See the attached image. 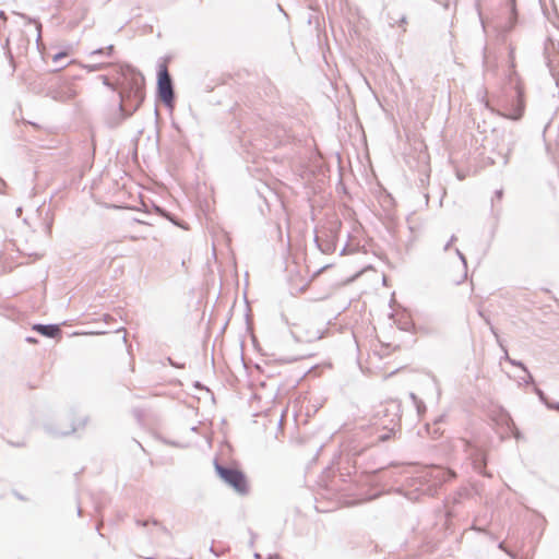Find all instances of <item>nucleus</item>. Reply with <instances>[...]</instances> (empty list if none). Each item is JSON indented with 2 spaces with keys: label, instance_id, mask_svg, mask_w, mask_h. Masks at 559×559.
Returning <instances> with one entry per match:
<instances>
[{
  "label": "nucleus",
  "instance_id": "obj_8",
  "mask_svg": "<svg viewBox=\"0 0 559 559\" xmlns=\"http://www.w3.org/2000/svg\"><path fill=\"white\" fill-rule=\"evenodd\" d=\"M466 451L468 452L475 471L484 477L491 478L492 474L486 469L488 462L487 452L474 444H468Z\"/></svg>",
  "mask_w": 559,
  "mask_h": 559
},
{
  "label": "nucleus",
  "instance_id": "obj_45",
  "mask_svg": "<svg viewBox=\"0 0 559 559\" xmlns=\"http://www.w3.org/2000/svg\"><path fill=\"white\" fill-rule=\"evenodd\" d=\"M194 386H195V388H203V385H202L199 381H197V382L194 383Z\"/></svg>",
  "mask_w": 559,
  "mask_h": 559
},
{
  "label": "nucleus",
  "instance_id": "obj_35",
  "mask_svg": "<svg viewBox=\"0 0 559 559\" xmlns=\"http://www.w3.org/2000/svg\"><path fill=\"white\" fill-rule=\"evenodd\" d=\"M163 442L166 443V444H170L173 447H177V448H181L182 447L179 442H176V441L163 440Z\"/></svg>",
  "mask_w": 559,
  "mask_h": 559
},
{
  "label": "nucleus",
  "instance_id": "obj_7",
  "mask_svg": "<svg viewBox=\"0 0 559 559\" xmlns=\"http://www.w3.org/2000/svg\"><path fill=\"white\" fill-rule=\"evenodd\" d=\"M401 467V464L392 462L386 467L374 471V480L380 483L383 486V490L386 492L396 491L399 493H404L403 488L393 487V484L397 483L399 476L402 475Z\"/></svg>",
  "mask_w": 559,
  "mask_h": 559
},
{
  "label": "nucleus",
  "instance_id": "obj_38",
  "mask_svg": "<svg viewBox=\"0 0 559 559\" xmlns=\"http://www.w3.org/2000/svg\"><path fill=\"white\" fill-rule=\"evenodd\" d=\"M348 252V245H345L343 249L341 250V255L346 254Z\"/></svg>",
  "mask_w": 559,
  "mask_h": 559
},
{
  "label": "nucleus",
  "instance_id": "obj_10",
  "mask_svg": "<svg viewBox=\"0 0 559 559\" xmlns=\"http://www.w3.org/2000/svg\"><path fill=\"white\" fill-rule=\"evenodd\" d=\"M341 227V223H338L337 227L330 228L328 230H322L323 240L319 246V250L324 254H330L336 249L337 241V233Z\"/></svg>",
  "mask_w": 559,
  "mask_h": 559
},
{
  "label": "nucleus",
  "instance_id": "obj_2",
  "mask_svg": "<svg viewBox=\"0 0 559 559\" xmlns=\"http://www.w3.org/2000/svg\"><path fill=\"white\" fill-rule=\"evenodd\" d=\"M515 144L514 135L504 130L493 128L490 134L485 135L483 139V146L485 150H489L496 157L489 156L491 164L500 163L506 166L509 162V155L512 152Z\"/></svg>",
  "mask_w": 559,
  "mask_h": 559
},
{
  "label": "nucleus",
  "instance_id": "obj_23",
  "mask_svg": "<svg viewBox=\"0 0 559 559\" xmlns=\"http://www.w3.org/2000/svg\"><path fill=\"white\" fill-rule=\"evenodd\" d=\"M409 396L416 403L417 411H418V413H420V407L425 408L424 403L421 401H419L414 393H411Z\"/></svg>",
  "mask_w": 559,
  "mask_h": 559
},
{
  "label": "nucleus",
  "instance_id": "obj_6",
  "mask_svg": "<svg viewBox=\"0 0 559 559\" xmlns=\"http://www.w3.org/2000/svg\"><path fill=\"white\" fill-rule=\"evenodd\" d=\"M384 417L389 419L383 421L382 432L377 437L379 442H386L396 438L397 435H401L400 404L391 403L389 407L385 408Z\"/></svg>",
  "mask_w": 559,
  "mask_h": 559
},
{
  "label": "nucleus",
  "instance_id": "obj_30",
  "mask_svg": "<svg viewBox=\"0 0 559 559\" xmlns=\"http://www.w3.org/2000/svg\"><path fill=\"white\" fill-rule=\"evenodd\" d=\"M525 374H526V378H523V382L525 384H534L535 380H534L533 376L531 374V372L528 371V373H525Z\"/></svg>",
  "mask_w": 559,
  "mask_h": 559
},
{
  "label": "nucleus",
  "instance_id": "obj_40",
  "mask_svg": "<svg viewBox=\"0 0 559 559\" xmlns=\"http://www.w3.org/2000/svg\"><path fill=\"white\" fill-rule=\"evenodd\" d=\"M141 224H142V225H153V223H152V222L146 221V219H144L143 217H142Z\"/></svg>",
  "mask_w": 559,
  "mask_h": 559
},
{
  "label": "nucleus",
  "instance_id": "obj_25",
  "mask_svg": "<svg viewBox=\"0 0 559 559\" xmlns=\"http://www.w3.org/2000/svg\"><path fill=\"white\" fill-rule=\"evenodd\" d=\"M314 245L317 246V248L319 249V246L322 243V240H323V235H322V230L318 234H316L314 236Z\"/></svg>",
  "mask_w": 559,
  "mask_h": 559
},
{
  "label": "nucleus",
  "instance_id": "obj_28",
  "mask_svg": "<svg viewBox=\"0 0 559 559\" xmlns=\"http://www.w3.org/2000/svg\"><path fill=\"white\" fill-rule=\"evenodd\" d=\"M498 547H499V549H501V550L506 551V554H507L508 556H510L511 558L516 559V555H515V554H513L512 551H510V550L506 549V548H504V544H503V543H499Z\"/></svg>",
  "mask_w": 559,
  "mask_h": 559
},
{
  "label": "nucleus",
  "instance_id": "obj_11",
  "mask_svg": "<svg viewBox=\"0 0 559 559\" xmlns=\"http://www.w3.org/2000/svg\"><path fill=\"white\" fill-rule=\"evenodd\" d=\"M388 23L392 27L399 26L403 28V32H406L407 17L405 13L391 9L388 12Z\"/></svg>",
  "mask_w": 559,
  "mask_h": 559
},
{
  "label": "nucleus",
  "instance_id": "obj_34",
  "mask_svg": "<svg viewBox=\"0 0 559 559\" xmlns=\"http://www.w3.org/2000/svg\"><path fill=\"white\" fill-rule=\"evenodd\" d=\"M409 325H411V323L408 321H405V322L400 323L399 328L401 330L408 331L409 330Z\"/></svg>",
  "mask_w": 559,
  "mask_h": 559
},
{
  "label": "nucleus",
  "instance_id": "obj_24",
  "mask_svg": "<svg viewBox=\"0 0 559 559\" xmlns=\"http://www.w3.org/2000/svg\"><path fill=\"white\" fill-rule=\"evenodd\" d=\"M249 534H250V540L248 543V546L250 548H253L254 547V543H255V539H257V534L251 530L249 528Z\"/></svg>",
  "mask_w": 559,
  "mask_h": 559
},
{
  "label": "nucleus",
  "instance_id": "obj_27",
  "mask_svg": "<svg viewBox=\"0 0 559 559\" xmlns=\"http://www.w3.org/2000/svg\"><path fill=\"white\" fill-rule=\"evenodd\" d=\"M141 207H142V215H150L148 203L143 198H142Z\"/></svg>",
  "mask_w": 559,
  "mask_h": 559
},
{
  "label": "nucleus",
  "instance_id": "obj_42",
  "mask_svg": "<svg viewBox=\"0 0 559 559\" xmlns=\"http://www.w3.org/2000/svg\"><path fill=\"white\" fill-rule=\"evenodd\" d=\"M443 421V416H439L436 420H435V424H439Z\"/></svg>",
  "mask_w": 559,
  "mask_h": 559
},
{
  "label": "nucleus",
  "instance_id": "obj_41",
  "mask_svg": "<svg viewBox=\"0 0 559 559\" xmlns=\"http://www.w3.org/2000/svg\"><path fill=\"white\" fill-rule=\"evenodd\" d=\"M253 558L254 559H264L260 552H254Z\"/></svg>",
  "mask_w": 559,
  "mask_h": 559
},
{
  "label": "nucleus",
  "instance_id": "obj_26",
  "mask_svg": "<svg viewBox=\"0 0 559 559\" xmlns=\"http://www.w3.org/2000/svg\"><path fill=\"white\" fill-rule=\"evenodd\" d=\"M166 361H167L170 366H173V367H176V368H185V364H179V362H177V361L173 360V358H171V357H167V358H166Z\"/></svg>",
  "mask_w": 559,
  "mask_h": 559
},
{
  "label": "nucleus",
  "instance_id": "obj_22",
  "mask_svg": "<svg viewBox=\"0 0 559 559\" xmlns=\"http://www.w3.org/2000/svg\"><path fill=\"white\" fill-rule=\"evenodd\" d=\"M455 253L457 255V258L461 260L465 271L467 270V260H466V257L461 252L460 249H455Z\"/></svg>",
  "mask_w": 559,
  "mask_h": 559
},
{
  "label": "nucleus",
  "instance_id": "obj_13",
  "mask_svg": "<svg viewBox=\"0 0 559 559\" xmlns=\"http://www.w3.org/2000/svg\"><path fill=\"white\" fill-rule=\"evenodd\" d=\"M508 7L510 9V16L509 21L506 23L502 29L504 34L512 32L518 23V10L515 0H508Z\"/></svg>",
  "mask_w": 559,
  "mask_h": 559
},
{
  "label": "nucleus",
  "instance_id": "obj_5",
  "mask_svg": "<svg viewBox=\"0 0 559 559\" xmlns=\"http://www.w3.org/2000/svg\"><path fill=\"white\" fill-rule=\"evenodd\" d=\"M214 467L217 476L240 495H246L249 491L248 480L246 474L234 466L219 464L214 460Z\"/></svg>",
  "mask_w": 559,
  "mask_h": 559
},
{
  "label": "nucleus",
  "instance_id": "obj_47",
  "mask_svg": "<svg viewBox=\"0 0 559 559\" xmlns=\"http://www.w3.org/2000/svg\"><path fill=\"white\" fill-rule=\"evenodd\" d=\"M141 525H142V528H143V527H146L147 522L142 520Z\"/></svg>",
  "mask_w": 559,
  "mask_h": 559
},
{
  "label": "nucleus",
  "instance_id": "obj_17",
  "mask_svg": "<svg viewBox=\"0 0 559 559\" xmlns=\"http://www.w3.org/2000/svg\"><path fill=\"white\" fill-rule=\"evenodd\" d=\"M506 359L513 366L520 367L525 373H528V369L525 366V364L521 360L512 359L508 355L506 356Z\"/></svg>",
  "mask_w": 559,
  "mask_h": 559
},
{
  "label": "nucleus",
  "instance_id": "obj_46",
  "mask_svg": "<svg viewBox=\"0 0 559 559\" xmlns=\"http://www.w3.org/2000/svg\"><path fill=\"white\" fill-rule=\"evenodd\" d=\"M27 342H29V343H36V340H35V338H33V337H28V338H27Z\"/></svg>",
  "mask_w": 559,
  "mask_h": 559
},
{
  "label": "nucleus",
  "instance_id": "obj_20",
  "mask_svg": "<svg viewBox=\"0 0 559 559\" xmlns=\"http://www.w3.org/2000/svg\"><path fill=\"white\" fill-rule=\"evenodd\" d=\"M300 358H302L301 356H294V357H281L278 359L280 362L282 364H292L294 361H297L299 360Z\"/></svg>",
  "mask_w": 559,
  "mask_h": 559
},
{
  "label": "nucleus",
  "instance_id": "obj_9",
  "mask_svg": "<svg viewBox=\"0 0 559 559\" xmlns=\"http://www.w3.org/2000/svg\"><path fill=\"white\" fill-rule=\"evenodd\" d=\"M471 496V491L462 487L457 489L452 496L444 499V508H445V518L447 520H451L455 516V507L461 504L462 500L468 498Z\"/></svg>",
  "mask_w": 559,
  "mask_h": 559
},
{
  "label": "nucleus",
  "instance_id": "obj_15",
  "mask_svg": "<svg viewBox=\"0 0 559 559\" xmlns=\"http://www.w3.org/2000/svg\"><path fill=\"white\" fill-rule=\"evenodd\" d=\"M139 105H140V99L138 98L136 95H134L133 98H131L129 95L122 96V98H121V109L123 111H127L128 114H132L133 111H135L138 109Z\"/></svg>",
  "mask_w": 559,
  "mask_h": 559
},
{
  "label": "nucleus",
  "instance_id": "obj_21",
  "mask_svg": "<svg viewBox=\"0 0 559 559\" xmlns=\"http://www.w3.org/2000/svg\"><path fill=\"white\" fill-rule=\"evenodd\" d=\"M547 408L559 412V402L557 401H549L547 400V403L544 404Z\"/></svg>",
  "mask_w": 559,
  "mask_h": 559
},
{
  "label": "nucleus",
  "instance_id": "obj_52",
  "mask_svg": "<svg viewBox=\"0 0 559 559\" xmlns=\"http://www.w3.org/2000/svg\"><path fill=\"white\" fill-rule=\"evenodd\" d=\"M292 336L295 337V341H298V337H296L295 333H292Z\"/></svg>",
  "mask_w": 559,
  "mask_h": 559
},
{
  "label": "nucleus",
  "instance_id": "obj_36",
  "mask_svg": "<svg viewBox=\"0 0 559 559\" xmlns=\"http://www.w3.org/2000/svg\"><path fill=\"white\" fill-rule=\"evenodd\" d=\"M513 53H514V50L513 48L511 47L510 48V51H509V57H510V60H511V67L514 68V62H513Z\"/></svg>",
  "mask_w": 559,
  "mask_h": 559
},
{
  "label": "nucleus",
  "instance_id": "obj_32",
  "mask_svg": "<svg viewBox=\"0 0 559 559\" xmlns=\"http://www.w3.org/2000/svg\"><path fill=\"white\" fill-rule=\"evenodd\" d=\"M67 56H68V53H67V52H59V53H56V55L52 57V60H53L55 62H57L59 59L64 58V57H67Z\"/></svg>",
  "mask_w": 559,
  "mask_h": 559
},
{
  "label": "nucleus",
  "instance_id": "obj_33",
  "mask_svg": "<svg viewBox=\"0 0 559 559\" xmlns=\"http://www.w3.org/2000/svg\"><path fill=\"white\" fill-rule=\"evenodd\" d=\"M210 551L215 556V557H221L223 555V551H218L213 545H211L210 547Z\"/></svg>",
  "mask_w": 559,
  "mask_h": 559
},
{
  "label": "nucleus",
  "instance_id": "obj_43",
  "mask_svg": "<svg viewBox=\"0 0 559 559\" xmlns=\"http://www.w3.org/2000/svg\"><path fill=\"white\" fill-rule=\"evenodd\" d=\"M330 266H331V264H326V265L322 266L318 272L320 273V272H322V271L326 270V269H328V267H330Z\"/></svg>",
  "mask_w": 559,
  "mask_h": 559
},
{
  "label": "nucleus",
  "instance_id": "obj_48",
  "mask_svg": "<svg viewBox=\"0 0 559 559\" xmlns=\"http://www.w3.org/2000/svg\"><path fill=\"white\" fill-rule=\"evenodd\" d=\"M490 331H491L496 336H498V335H497V333H496V331H495V329H493V326H490Z\"/></svg>",
  "mask_w": 559,
  "mask_h": 559
},
{
  "label": "nucleus",
  "instance_id": "obj_19",
  "mask_svg": "<svg viewBox=\"0 0 559 559\" xmlns=\"http://www.w3.org/2000/svg\"><path fill=\"white\" fill-rule=\"evenodd\" d=\"M502 197H503V190L502 189H498V190L495 191V195L491 199L492 207L495 206V202L496 201H501L502 200Z\"/></svg>",
  "mask_w": 559,
  "mask_h": 559
},
{
  "label": "nucleus",
  "instance_id": "obj_31",
  "mask_svg": "<svg viewBox=\"0 0 559 559\" xmlns=\"http://www.w3.org/2000/svg\"><path fill=\"white\" fill-rule=\"evenodd\" d=\"M153 27L151 25H142V35H145L147 33H152Z\"/></svg>",
  "mask_w": 559,
  "mask_h": 559
},
{
  "label": "nucleus",
  "instance_id": "obj_44",
  "mask_svg": "<svg viewBox=\"0 0 559 559\" xmlns=\"http://www.w3.org/2000/svg\"><path fill=\"white\" fill-rule=\"evenodd\" d=\"M479 316L483 317L485 319V321L489 324V320L487 318H485V316L483 314L481 311H479Z\"/></svg>",
  "mask_w": 559,
  "mask_h": 559
},
{
  "label": "nucleus",
  "instance_id": "obj_3",
  "mask_svg": "<svg viewBox=\"0 0 559 559\" xmlns=\"http://www.w3.org/2000/svg\"><path fill=\"white\" fill-rule=\"evenodd\" d=\"M508 88L510 91L506 92L502 109H500L498 114L511 120H519L524 114L525 100L524 90L515 71L509 76Z\"/></svg>",
  "mask_w": 559,
  "mask_h": 559
},
{
  "label": "nucleus",
  "instance_id": "obj_16",
  "mask_svg": "<svg viewBox=\"0 0 559 559\" xmlns=\"http://www.w3.org/2000/svg\"><path fill=\"white\" fill-rule=\"evenodd\" d=\"M153 524H154V526L157 527L158 534H159L160 538L163 539L162 542H166L167 539L170 538L169 531L165 526H163L158 521L154 520Z\"/></svg>",
  "mask_w": 559,
  "mask_h": 559
},
{
  "label": "nucleus",
  "instance_id": "obj_18",
  "mask_svg": "<svg viewBox=\"0 0 559 559\" xmlns=\"http://www.w3.org/2000/svg\"><path fill=\"white\" fill-rule=\"evenodd\" d=\"M533 392L538 396L539 401L543 404L547 403L548 396L546 395V393L542 389H539L538 386L534 385Z\"/></svg>",
  "mask_w": 559,
  "mask_h": 559
},
{
  "label": "nucleus",
  "instance_id": "obj_14",
  "mask_svg": "<svg viewBox=\"0 0 559 559\" xmlns=\"http://www.w3.org/2000/svg\"><path fill=\"white\" fill-rule=\"evenodd\" d=\"M33 330L39 332L41 335L48 336V337H57L60 336L61 330L58 325H43V324H36L33 326Z\"/></svg>",
  "mask_w": 559,
  "mask_h": 559
},
{
  "label": "nucleus",
  "instance_id": "obj_37",
  "mask_svg": "<svg viewBox=\"0 0 559 559\" xmlns=\"http://www.w3.org/2000/svg\"><path fill=\"white\" fill-rule=\"evenodd\" d=\"M264 559H282V557L278 554L269 555Z\"/></svg>",
  "mask_w": 559,
  "mask_h": 559
},
{
  "label": "nucleus",
  "instance_id": "obj_53",
  "mask_svg": "<svg viewBox=\"0 0 559 559\" xmlns=\"http://www.w3.org/2000/svg\"><path fill=\"white\" fill-rule=\"evenodd\" d=\"M145 559H153V558H151V557H145Z\"/></svg>",
  "mask_w": 559,
  "mask_h": 559
},
{
  "label": "nucleus",
  "instance_id": "obj_1",
  "mask_svg": "<svg viewBox=\"0 0 559 559\" xmlns=\"http://www.w3.org/2000/svg\"><path fill=\"white\" fill-rule=\"evenodd\" d=\"M456 474L442 466H430L420 471L409 481V489L404 496L409 500H419L421 496L435 497L447 481L455 478Z\"/></svg>",
  "mask_w": 559,
  "mask_h": 559
},
{
  "label": "nucleus",
  "instance_id": "obj_29",
  "mask_svg": "<svg viewBox=\"0 0 559 559\" xmlns=\"http://www.w3.org/2000/svg\"><path fill=\"white\" fill-rule=\"evenodd\" d=\"M454 241H456V236H455V235H452V236L450 237L449 241L444 245L443 250H444V251H448V250L451 248V246H452V243H453Z\"/></svg>",
  "mask_w": 559,
  "mask_h": 559
},
{
  "label": "nucleus",
  "instance_id": "obj_50",
  "mask_svg": "<svg viewBox=\"0 0 559 559\" xmlns=\"http://www.w3.org/2000/svg\"><path fill=\"white\" fill-rule=\"evenodd\" d=\"M292 336L295 337V341H298V337H296L295 333H292Z\"/></svg>",
  "mask_w": 559,
  "mask_h": 559
},
{
  "label": "nucleus",
  "instance_id": "obj_51",
  "mask_svg": "<svg viewBox=\"0 0 559 559\" xmlns=\"http://www.w3.org/2000/svg\"><path fill=\"white\" fill-rule=\"evenodd\" d=\"M292 336L295 337V341H298V337H296L295 333H292Z\"/></svg>",
  "mask_w": 559,
  "mask_h": 559
},
{
  "label": "nucleus",
  "instance_id": "obj_12",
  "mask_svg": "<svg viewBox=\"0 0 559 559\" xmlns=\"http://www.w3.org/2000/svg\"><path fill=\"white\" fill-rule=\"evenodd\" d=\"M500 423L508 428V430L512 433V436L516 440H520V439L523 438L522 432L515 426L511 415L507 411H504V409L501 411Z\"/></svg>",
  "mask_w": 559,
  "mask_h": 559
},
{
  "label": "nucleus",
  "instance_id": "obj_4",
  "mask_svg": "<svg viewBox=\"0 0 559 559\" xmlns=\"http://www.w3.org/2000/svg\"><path fill=\"white\" fill-rule=\"evenodd\" d=\"M156 99L173 110L176 104L175 85L166 61L158 62L156 72Z\"/></svg>",
  "mask_w": 559,
  "mask_h": 559
},
{
  "label": "nucleus",
  "instance_id": "obj_39",
  "mask_svg": "<svg viewBox=\"0 0 559 559\" xmlns=\"http://www.w3.org/2000/svg\"><path fill=\"white\" fill-rule=\"evenodd\" d=\"M150 203H153V202H152V201H150ZM152 205L154 206V209L156 210V212H158V213H164V212H165L162 207H159V206H157V205H154V204H152Z\"/></svg>",
  "mask_w": 559,
  "mask_h": 559
},
{
  "label": "nucleus",
  "instance_id": "obj_49",
  "mask_svg": "<svg viewBox=\"0 0 559 559\" xmlns=\"http://www.w3.org/2000/svg\"><path fill=\"white\" fill-rule=\"evenodd\" d=\"M277 8H278V11H282L283 12V8L281 4H277Z\"/></svg>",
  "mask_w": 559,
  "mask_h": 559
}]
</instances>
